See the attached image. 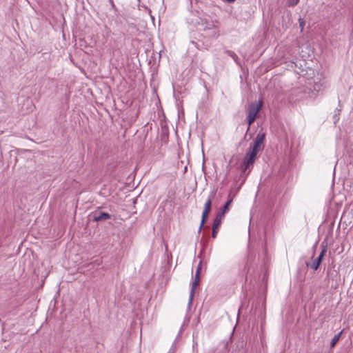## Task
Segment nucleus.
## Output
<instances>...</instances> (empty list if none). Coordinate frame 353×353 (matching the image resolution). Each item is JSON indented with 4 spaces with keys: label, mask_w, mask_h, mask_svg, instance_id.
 <instances>
[{
    "label": "nucleus",
    "mask_w": 353,
    "mask_h": 353,
    "mask_svg": "<svg viewBox=\"0 0 353 353\" xmlns=\"http://www.w3.org/2000/svg\"><path fill=\"white\" fill-rule=\"evenodd\" d=\"M265 133L263 130H261L250 146L249 152L246 154H256L261 152L263 148V141L265 140Z\"/></svg>",
    "instance_id": "obj_1"
},
{
    "label": "nucleus",
    "mask_w": 353,
    "mask_h": 353,
    "mask_svg": "<svg viewBox=\"0 0 353 353\" xmlns=\"http://www.w3.org/2000/svg\"><path fill=\"white\" fill-rule=\"evenodd\" d=\"M262 107L261 101L251 103L248 107V114L247 122L248 126L251 125L255 121L259 112Z\"/></svg>",
    "instance_id": "obj_2"
},
{
    "label": "nucleus",
    "mask_w": 353,
    "mask_h": 353,
    "mask_svg": "<svg viewBox=\"0 0 353 353\" xmlns=\"http://www.w3.org/2000/svg\"><path fill=\"white\" fill-rule=\"evenodd\" d=\"M212 197H213V194L212 193L211 195L208 197V200L206 201V202L204 205L203 211L202 216H201V224L199 225V230H198L199 233L201 232L202 228L203 227V225L205 223V221L208 216V214L210 212Z\"/></svg>",
    "instance_id": "obj_3"
},
{
    "label": "nucleus",
    "mask_w": 353,
    "mask_h": 353,
    "mask_svg": "<svg viewBox=\"0 0 353 353\" xmlns=\"http://www.w3.org/2000/svg\"><path fill=\"white\" fill-rule=\"evenodd\" d=\"M256 156H245L243 161L240 164V170L242 174H245L247 170L250 169V166L253 165L256 160ZM250 170L245 174L246 176L249 174Z\"/></svg>",
    "instance_id": "obj_4"
},
{
    "label": "nucleus",
    "mask_w": 353,
    "mask_h": 353,
    "mask_svg": "<svg viewBox=\"0 0 353 353\" xmlns=\"http://www.w3.org/2000/svg\"><path fill=\"white\" fill-rule=\"evenodd\" d=\"M326 252H327V248L325 247H324L322 249L319 255L316 259H314L312 263H307L306 264L307 266L310 267L314 270H317L322 262L323 258L325 256Z\"/></svg>",
    "instance_id": "obj_5"
},
{
    "label": "nucleus",
    "mask_w": 353,
    "mask_h": 353,
    "mask_svg": "<svg viewBox=\"0 0 353 353\" xmlns=\"http://www.w3.org/2000/svg\"><path fill=\"white\" fill-rule=\"evenodd\" d=\"M199 281H200V274L199 273L198 271H196L195 278H194V281L192 283V286H191V289H190V296H189V300H188V307H190L192 303V301L194 299V294H195V290H196L197 285H199Z\"/></svg>",
    "instance_id": "obj_6"
},
{
    "label": "nucleus",
    "mask_w": 353,
    "mask_h": 353,
    "mask_svg": "<svg viewBox=\"0 0 353 353\" xmlns=\"http://www.w3.org/2000/svg\"><path fill=\"white\" fill-rule=\"evenodd\" d=\"M223 219V213H217L216 215L215 219H214L213 223H212V237L216 238L219 227L220 226L221 221Z\"/></svg>",
    "instance_id": "obj_7"
},
{
    "label": "nucleus",
    "mask_w": 353,
    "mask_h": 353,
    "mask_svg": "<svg viewBox=\"0 0 353 353\" xmlns=\"http://www.w3.org/2000/svg\"><path fill=\"white\" fill-rule=\"evenodd\" d=\"M110 218V214L105 212H94L92 214V220L95 222L105 221Z\"/></svg>",
    "instance_id": "obj_8"
},
{
    "label": "nucleus",
    "mask_w": 353,
    "mask_h": 353,
    "mask_svg": "<svg viewBox=\"0 0 353 353\" xmlns=\"http://www.w3.org/2000/svg\"><path fill=\"white\" fill-rule=\"evenodd\" d=\"M232 203V199L228 200L226 202V203L224 205V206L223 207L221 212H219V213H223V217L224 216L225 213L229 210V206L231 205Z\"/></svg>",
    "instance_id": "obj_9"
},
{
    "label": "nucleus",
    "mask_w": 353,
    "mask_h": 353,
    "mask_svg": "<svg viewBox=\"0 0 353 353\" xmlns=\"http://www.w3.org/2000/svg\"><path fill=\"white\" fill-rule=\"evenodd\" d=\"M228 343H223L222 347L216 353H228Z\"/></svg>",
    "instance_id": "obj_10"
},
{
    "label": "nucleus",
    "mask_w": 353,
    "mask_h": 353,
    "mask_svg": "<svg viewBox=\"0 0 353 353\" xmlns=\"http://www.w3.org/2000/svg\"><path fill=\"white\" fill-rule=\"evenodd\" d=\"M341 332H339V334H336L332 339V341H331V347H333L335 346V345L336 344V343L339 341L340 339V337H341Z\"/></svg>",
    "instance_id": "obj_11"
},
{
    "label": "nucleus",
    "mask_w": 353,
    "mask_h": 353,
    "mask_svg": "<svg viewBox=\"0 0 353 353\" xmlns=\"http://www.w3.org/2000/svg\"><path fill=\"white\" fill-rule=\"evenodd\" d=\"M299 0H288V5L289 6H294L299 3Z\"/></svg>",
    "instance_id": "obj_12"
},
{
    "label": "nucleus",
    "mask_w": 353,
    "mask_h": 353,
    "mask_svg": "<svg viewBox=\"0 0 353 353\" xmlns=\"http://www.w3.org/2000/svg\"><path fill=\"white\" fill-rule=\"evenodd\" d=\"M299 26L301 28V30L303 31V28H304V26H305V21L302 18H299Z\"/></svg>",
    "instance_id": "obj_13"
},
{
    "label": "nucleus",
    "mask_w": 353,
    "mask_h": 353,
    "mask_svg": "<svg viewBox=\"0 0 353 353\" xmlns=\"http://www.w3.org/2000/svg\"><path fill=\"white\" fill-rule=\"evenodd\" d=\"M215 27V25L214 23H209L208 24L205 28H204V30H210V29H212V28H214Z\"/></svg>",
    "instance_id": "obj_14"
},
{
    "label": "nucleus",
    "mask_w": 353,
    "mask_h": 353,
    "mask_svg": "<svg viewBox=\"0 0 353 353\" xmlns=\"http://www.w3.org/2000/svg\"><path fill=\"white\" fill-rule=\"evenodd\" d=\"M201 261H200L197 268H196V271H198L199 273L200 274L201 273Z\"/></svg>",
    "instance_id": "obj_15"
},
{
    "label": "nucleus",
    "mask_w": 353,
    "mask_h": 353,
    "mask_svg": "<svg viewBox=\"0 0 353 353\" xmlns=\"http://www.w3.org/2000/svg\"><path fill=\"white\" fill-rule=\"evenodd\" d=\"M205 156L203 155V163H204V161H205Z\"/></svg>",
    "instance_id": "obj_16"
}]
</instances>
